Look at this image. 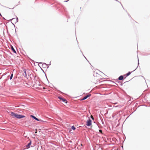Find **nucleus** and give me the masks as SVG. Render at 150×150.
Returning a JSON list of instances; mask_svg holds the SVG:
<instances>
[{"mask_svg":"<svg viewBox=\"0 0 150 150\" xmlns=\"http://www.w3.org/2000/svg\"><path fill=\"white\" fill-rule=\"evenodd\" d=\"M13 74L12 73V74H11V76L10 77V79H12L13 76Z\"/></svg>","mask_w":150,"mask_h":150,"instance_id":"nucleus-14","label":"nucleus"},{"mask_svg":"<svg viewBox=\"0 0 150 150\" xmlns=\"http://www.w3.org/2000/svg\"><path fill=\"white\" fill-rule=\"evenodd\" d=\"M91 117L93 120H94V118L92 115L91 116Z\"/></svg>","mask_w":150,"mask_h":150,"instance_id":"nucleus-15","label":"nucleus"},{"mask_svg":"<svg viewBox=\"0 0 150 150\" xmlns=\"http://www.w3.org/2000/svg\"><path fill=\"white\" fill-rule=\"evenodd\" d=\"M123 76H121L118 78V79L119 80H122L123 79Z\"/></svg>","mask_w":150,"mask_h":150,"instance_id":"nucleus-10","label":"nucleus"},{"mask_svg":"<svg viewBox=\"0 0 150 150\" xmlns=\"http://www.w3.org/2000/svg\"><path fill=\"white\" fill-rule=\"evenodd\" d=\"M34 82L33 86L35 88L38 89L40 86V82L38 81L35 80H34Z\"/></svg>","mask_w":150,"mask_h":150,"instance_id":"nucleus-2","label":"nucleus"},{"mask_svg":"<svg viewBox=\"0 0 150 150\" xmlns=\"http://www.w3.org/2000/svg\"><path fill=\"white\" fill-rule=\"evenodd\" d=\"M2 18H3V19H5L3 17H2Z\"/></svg>","mask_w":150,"mask_h":150,"instance_id":"nucleus-18","label":"nucleus"},{"mask_svg":"<svg viewBox=\"0 0 150 150\" xmlns=\"http://www.w3.org/2000/svg\"><path fill=\"white\" fill-rule=\"evenodd\" d=\"M99 131H100V132L101 133H102V131L101 130H100V129L99 130Z\"/></svg>","mask_w":150,"mask_h":150,"instance_id":"nucleus-17","label":"nucleus"},{"mask_svg":"<svg viewBox=\"0 0 150 150\" xmlns=\"http://www.w3.org/2000/svg\"><path fill=\"white\" fill-rule=\"evenodd\" d=\"M31 144V141L29 143H28V144L26 145V147L27 148H29L30 147V146Z\"/></svg>","mask_w":150,"mask_h":150,"instance_id":"nucleus-8","label":"nucleus"},{"mask_svg":"<svg viewBox=\"0 0 150 150\" xmlns=\"http://www.w3.org/2000/svg\"><path fill=\"white\" fill-rule=\"evenodd\" d=\"M90 96H91V95H87L86 96L84 97V98H82V99L81 100H84L86 99L87 98H88Z\"/></svg>","mask_w":150,"mask_h":150,"instance_id":"nucleus-7","label":"nucleus"},{"mask_svg":"<svg viewBox=\"0 0 150 150\" xmlns=\"http://www.w3.org/2000/svg\"><path fill=\"white\" fill-rule=\"evenodd\" d=\"M86 125L88 126H90L91 125V120L90 119L88 120L86 122Z\"/></svg>","mask_w":150,"mask_h":150,"instance_id":"nucleus-4","label":"nucleus"},{"mask_svg":"<svg viewBox=\"0 0 150 150\" xmlns=\"http://www.w3.org/2000/svg\"><path fill=\"white\" fill-rule=\"evenodd\" d=\"M115 1H117V0H115Z\"/></svg>","mask_w":150,"mask_h":150,"instance_id":"nucleus-20","label":"nucleus"},{"mask_svg":"<svg viewBox=\"0 0 150 150\" xmlns=\"http://www.w3.org/2000/svg\"><path fill=\"white\" fill-rule=\"evenodd\" d=\"M58 98L59 99H60L61 101H63L65 103H67V101L65 98H62V97H58Z\"/></svg>","mask_w":150,"mask_h":150,"instance_id":"nucleus-3","label":"nucleus"},{"mask_svg":"<svg viewBox=\"0 0 150 150\" xmlns=\"http://www.w3.org/2000/svg\"><path fill=\"white\" fill-rule=\"evenodd\" d=\"M131 72L130 71H129V72H128V73H127L125 75H124V76H128L129 75H130L131 74Z\"/></svg>","mask_w":150,"mask_h":150,"instance_id":"nucleus-9","label":"nucleus"},{"mask_svg":"<svg viewBox=\"0 0 150 150\" xmlns=\"http://www.w3.org/2000/svg\"><path fill=\"white\" fill-rule=\"evenodd\" d=\"M30 117H32L35 120H37L38 121H40L41 122H44V121H43L42 120H40V119H38L37 117H35L34 116H33V115H31Z\"/></svg>","mask_w":150,"mask_h":150,"instance_id":"nucleus-5","label":"nucleus"},{"mask_svg":"<svg viewBox=\"0 0 150 150\" xmlns=\"http://www.w3.org/2000/svg\"><path fill=\"white\" fill-rule=\"evenodd\" d=\"M24 74H23V75H24L25 76H27V75L26 71L24 70Z\"/></svg>","mask_w":150,"mask_h":150,"instance_id":"nucleus-12","label":"nucleus"},{"mask_svg":"<svg viewBox=\"0 0 150 150\" xmlns=\"http://www.w3.org/2000/svg\"><path fill=\"white\" fill-rule=\"evenodd\" d=\"M10 115L13 118L16 117L18 119H20L25 117L24 116L17 114L14 113L13 112H11Z\"/></svg>","mask_w":150,"mask_h":150,"instance_id":"nucleus-1","label":"nucleus"},{"mask_svg":"<svg viewBox=\"0 0 150 150\" xmlns=\"http://www.w3.org/2000/svg\"><path fill=\"white\" fill-rule=\"evenodd\" d=\"M35 133H37V132H35Z\"/></svg>","mask_w":150,"mask_h":150,"instance_id":"nucleus-19","label":"nucleus"},{"mask_svg":"<svg viewBox=\"0 0 150 150\" xmlns=\"http://www.w3.org/2000/svg\"><path fill=\"white\" fill-rule=\"evenodd\" d=\"M12 19H18V17L17 16H16V18H12Z\"/></svg>","mask_w":150,"mask_h":150,"instance_id":"nucleus-16","label":"nucleus"},{"mask_svg":"<svg viewBox=\"0 0 150 150\" xmlns=\"http://www.w3.org/2000/svg\"><path fill=\"white\" fill-rule=\"evenodd\" d=\"M11 49H12V50L13 52H14V53H16V50L14 49L13 48V46H12V47H11Z\"/></svg>","mask_w":150,"mask_h":150,"instance_id":"nucleus-11","label":"nucleus"},{"mask_svg":"<svg viewBox=\"0 0 150 150\" xmlns=\"http://www.w3.org/2000/svg\"><path fill=\"white\" fill-rule=\"evenodd\" d=\"M11 22L13 23H16L18 21V19H11Z\"/></svg>","mask_w":150,"mask_h":150,"instance_id":"nucleus-6","label":"nucleus"},{"mask_svg":"<svg viewBox=\"0 0 150 150\" xmlns=\"http://www.w3.org/2000/svg\"><path fill=\"white\" fill-rule=\"evenodd\" d=\"M75 127H74V126H72L71 127V129H72L73 130H74L75 129Z\"/></svg>","mask_w":150,"mask_h":150,"instance_id":"nucleus-13","label":"nucleus"}]
</instances>
